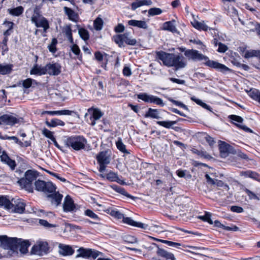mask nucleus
Returning <instances> with one entry per match:
<instances>
[{
  "instance_id": "f257e3e1",
  "label": "nucleus",
  "mask_w": 260,
  "mask_h": 260,
  "mask_svg": "<svg viewBox=\"0 0 260 260\" xmlns=\"http://www.w3.org/2000/svg\"><path fill=\"white\" fill-rule=\"evenodd\" d=\"M180 50L181 52L184 51V55L188 60H192L194 61H204L202 63L211 69H213L218 72L222 73H225L231 70L225 65L220 63L217 61L211 60L209 58L199 51L194 49H187L185 51V48H180Z\"/></svg>"
},
{
  "instance_id": "f03ea898",
  "label": "nucleus",
  "mask_w": 260,
  "mask_h": 260,
  "mask_svg": "<svg viewBox=\"0 0 260 260\" xmlns=\"http://www.w3.org/2000/svg\"><path fill=\"white\" fill-rule=\"evenodd\" d=\"M156 56L164 66L167 67H173L175 70L183 68L186 66V63L183 60V56L180 54L167 53L161 50L156 52Z\"/></svg>"
},
{
  "instance_id": "7ed1b4c3",
  "label": "nucleus",
  "mask_w": 260,
  "mask_h": 260,
  "mask_svg": "<svg viewBox=\"0 0 260 260\" xmlns=\"http://www.w3.org/2000/svg\"><path fill=\"white\" fill-rule=\"evenodd\" d=\"M11 202L7 196L0 197V207H4L7 210H12L16 213L22 214L24 212L26 204L22 199H17L16 200H12Z\"/></svg>"
},
{
  "instance_id": "20e7f679",
  "label": "nucleus",
  "mask_w": 260,
  "mask_h": 260,
  "mask_svg": "<svg viewBox=\"0 0 260 260\" xmlns=\"http://www.w3.org/2000/svg\"><path fill=\"white\" fill-rule=\"evenodd\" d=\"M64 143L67 147L79 151L85 149L87 140L82 135H72L67 137Z\"/></svg>"
},
{
  "instance_id": "39448f33",
  "label": "nucleus",
  "mask_w": 260,
  "mask_h": 260,
  "mask_svg": "<svg viewBox=\"0 0 260 260\" xmlns=\"http://www.w3.org/2000/svg\"><path fill=\"white\" fill-rule=\"evenodd\" d=\"M38 175L39 172L37 171L28 170L25 172L24 177L20 178L17 183L22 188H24L29 192H32V182L36 180Z\"/></svg>"
},
{
  "instance_id": "423d86ee",
  "label": "nucleus",
  "mask_w": 260,
  "mask_h": 260,
  "mask_svg": "<svg viewBox=\"0 0 260 260\" xmlns=\"http://www.w3.org/2000/svg\"><path fill=\"white\" fill-rule=\"evenodd\" d=\"M112 39L120 48L124 46V43L127 45L135 46L137 43L136 39L130 37L129 34L128 32L115 35L113 36Z\"/></svg>"
},
{
  "instance_id": "0eeeda50",
  "label": "nucleus",
  "mask_w": 260,
  "mask_h": 260,
  "mask_svg": "<svg viewBox=\"0 0 260 260\" xmlns=\"http://www.w3.org/2000/svg\"><path fill=\"white\" fill-rule=\"evenodd\" d=\"M18 240L19 239L17 238H10L6 235L0 236L1 246L13 252H17Z\"/></svg>"
},
{
  "instance_id": "6e6552de",
  "label": "nucleus",
  "mask_w": 260,
  "mask_h": 260,
  "mask_svg": "<svg viewBox=\"0 0 260 260\" xmlns=\"http://www.w3.org/2000/svg\"><path fill=\"white\" fill-rule=\"evenodd\" d=\"M35 186L36 190L45 193H52L54 192L56 189L55 185L52 182H46L40 179L36 180Z\"/></svg>"
},
{
  "instance_id": "1a4fd4ad",
  "label": "nucleus",
  "mask_w": 260,
  "mask_h": 260,
  "mask_svg": "<svg viewBox=\"0 0 260 260\" xmlns=\"http://www.w3.org/2000/svg\"><path fill=\"white\" fill-rule=\"evenodd\" d=\"M78 254L76 256V258L81 257L85 259L92 258L95 259L102 252L96 250L94 249L89 248H84L80 247L77 250Z\"/></svg>"
},
{
  "instance_id": "9d476101",
  "label": "nucleus",
  "mask_w": 260,
  "mask_h": 260,
  "mask_svg": "<svg viewBox=\"0 0 260 260\" xmlns=\"http://www.w3.org/2000/svg\"><path fill=\"white\" fill-rule=\"evenodd\" d=\"M96 159L98 164L99 165L98 169L100 173H103L110 162V156L107 155V151H100L96 156Z\"/></svg>"
},
{
  "instance_id": "9b49d317",
  "label": "nucleus",
  "mask_w": 260,
  "mask_h": 260,
  "mask_svg": "<svg viewBox=\"0 0 260 260\" xmlns=\"http://www.w3.org/2000/svg\"><path fill=\"white\" fill-rule=\"evenodd\" d=\"M49 246L46 241H38L31 248V252L34 254L43 255L49 252Z\"/></svg>"
},
{
  "instance_id": "f8f14e48",
  "label": "nucleus",
  "mask_w": 260,
  "mask_h": 260,
  "mask_svg": "<svg viewBox=\"0 0 260 260\" xmlns=\"http://www.w3.org/2000/svg\"><path fill=\"white\" fill-rule=\"evenodd\" d=\"M155 245L157 246V250L156 255L152 257V260H176V258L172 253L159 247L156 244Z\"/></svg>"
},
{
  "instance_id": "ddd939ff",
  "label": "nucleus",
  "mask_w": 260,
  "mask_h": 260,
  "mask_svg": "<svg viewBox=\"0 0 260 260\" xmlns=\"http://www.w3.org/2000/svg\"><path fill=\"white\" fill-rule=\"evenodd\" d=\"M229 119L231 120L230 122L235 125L238 128L242 129L244 132L249 133H253V131L245 125H242L240 123L243 121V118L238 115H230L228 116Z\"/></svg>"
},
{
  "instance_id": "4468645a",
  "label": "nucleus",
  "mask_w": 260,
  "mask_h": 260,
  "mask_svg": "<svg viewBox=\"0 0 260 260\" xmlns=\"http://www.w3.org/2000/svg\"><path fill=\"white\" fill-rule=\"evenodd\" d=\"M88 114L90 115V124L92 126H94L96 124V121L100 119L103 115V113L100 109L94 108V107H91L88 109V113H85V117H86Z\"/></svg>"
},
{
  "instance_id": "2eb2a0df",
  "label": "nucleus",
  "mask_w": 260,
  "mask_h": 260,
  "mask_svg": "<svg viewBox=\"0 0 260 260\" xmlns=\"http://www.w3.org/2000/svg\"><path fill=\"white\" fill-rule=\"evenodd\" d=\"M100 177L103 179H106L110 182H116L120 185H127L126 183L119 179L117 173L110 170L106 174H100Z\"/></svg>"
},
{
  "instance_id": "dca6fc26",
  "label": "nucleus",
  "mask_w": 260,
  "mask_h": 260,
  "mask_svg": "<svg viewBox=\"0 0 260 260\" xmlns=\"http://www.w3.org/2000/svg\"><path fill=\"white\" fill-rule=\"evenodd\" d=\"M164 113H167L170 114L169 112L162 109H153L149 108L147 111L144 114L145 118H150L152 119H161L162 117L161 115Z\"/></svg>"
},
{
  "instance_id": "f3484780",
  "label": "nucleus",
  "mask_w": 260,
  "mask_h": 260,
  "mask_svg": "<svg viewBox=\"0 0 260 260\" xmlns=\"http://www.w3.org/2000/svg\"><path fill=\"white\" fill-rule=\"evenodd\" d=\"M19 122V119L17 117L9 114L0 115V125L13 126Z\"/></svg>"
},
{
  "instance_id": "a211bd4d",
  "label": "nucleus",
  "mask_w": 260,
  "mask_h": 260,
  "mask_svg": "<svg viewBox=\"0 0 260 260\" xmlns=\"http://www.w3.org/2000/svg\"><path fill=\"white\" fill-rule=\"evenodd\" d=\"M47 70V74L50 76H57L61 72V66L58 63L49 62L45 66Z\"/></svg>"
},
{
  "instance_id": "6ab92c4d",
  "label": "nucleus",
  "mask_w": 260,
  "mask_h": 260,
  "mask_svg": "<svg viewBox=\"0 0 260 260\" xmlns=\"http://www.w3.org/2000/svg\"><path fill=\"white\" fill-rule=\"evenodd\" d=\"M1 161L4 164L7 165L10 167L11 170H14L17 166V164L14 159H12L8 155V153L3 151L0 156Z\"/></svg>"
},
{
  "instance_id": "aec40b11",
  "label": "nucleus",
  "mask_w": 260,
  "mask_h": 260,
  "mask_svg": "<svg viewBox=\"0 0 260 260\" xmlns=\"http://www.w3.org/2000/svg\"><path fill=\"white\" fill-rule=\"evenodd\" d=\"M76 209L74 202L70 196L67 195L63 204V209L65 212H73Z\"/></svg>"
},
{
  "instance_id": "412c9836",
  "label": "nucleus",
  "mask_w": 260,
  "mask_h": 260,
  "mask_svg": "<svg viewBox=\"0 0 260 260\" xmlns=\"http://www.w3.org/2000/svg\"><path fill=\"white\" fill-rule=\"evenodd\" d=\"M220 144L219 145V150L221 157H226L230 153H232L233 147L227 143L220 141Z\"/></svg>"
},
{
  "instance_id": "4be33fe9",
  "label": "nucleus",
  "mask_w": 260,
  "mask_h": 260,
  "mask_svg": "<svg viewBox=\"0 0 260 260\" xmlns=\"http://www.w3.org/2000/svg\"><path fill=\"white\" fill-rule=\"evenodd\" d=\"M33 23L35 24L37 27L43 28V32H46L49 28V24L48 20L44 17H42L40 20H37L36 18L33 17Z\"/></svg>"
},
{
  "instance_id": "5701e85b",
  "label": "nucleus",
  "mask_w": 260,
  "mask_h": 260,
  "mask_svg": "<svg viewBox=\"0 0 260 260\" xmlns=\"http://www.w3.org/2000/svg\"><path fill=\"white\" fill-rule=\"evenodd\" d=\"M64 14L68 16V19L74 22H77L79 19L78 14L74 10L68 7H64L63 8Z\"/></svg>"
},
{
  "instance_id": "b1692460",
  "label": "nucleus",
  "mask_w": 260,
  "mask_h": 260,
  "mask_svg": "<svg viewBox=\"0 0 260 260\" xmlns=\"http://www.w3.org/2000/svg\"><path fill=\"white\" fill-rule=\"evenodd\" d=\"M47 194V198L50 201L52 204L58 206L61 203L63 196L59 193V192H56V190L52 192L49 193Z\"/></svg>"
},
{
  "instance_id": "393cba45",
  "label": "nucleus",
  "mask_w": 260,
  "mask_h": 260,
  "mask_svg": "<svg viewBox=\"0 0 260 260\" xmlns=\"http://www.w3.org/2000/svg\"><path fill=\"white\" fill-rule=\"evenodd\" d=\"M205 177L207 182L210 185H216L217 187H221L224 189L229 188L228 185L221 180L213 179L207 174L205 175Z\"/></svg>"
},
{
  "instance_id": "a878e982",
  "label": "nucleus",
  "mask_w": 260,
  "mask_h": 260,
  "mask_svg": "<svg viewBox=\"0 0 260 260\" xmlns=\"http://www.w3.org/2000/svg\"><path fill=\"white\" fill-rule=\"evenodd\" d=\"M240 175L246 178H250L254 180L260 182V174L255 171L250 170L243 171L241 172Z\"/></svg>"
},
{
  "instance_id": "bb28decb",
  "label": "nucleus",
  "mask_w": 260,
  "mask_h": 260,
  "mask_svg": "<svg viewBox=\"0 0 260 260\" xmlns=\"http://www.w3.org/2000/svg\"><path fill=\"white\" fill-rule=\"evenodd\" d=\"M110 186L115 191L120 193L121 194L124 196L128 198L131 199L133 200H135L137 198V197H135L128 193L124 188L119 186L116 184H113Z\"/></svg>"
},
{
  "instance_id": "cd10ccee",
  "label": "nucleus",
  "mask_w": 260,
  "mask_h": 260,
  "mask_svg": "<svg viewBox=\"0 0 260 260\" xmlns=\"http://www.w3.org/2000/svg\"><path fill=\"white\" fill-rule=\"evenodd\" d=\"M31 75L42 76L47 74V70L45 66L42 67L37 64H35L30 71Z\"/></svg>"
},
{
  "instance_id": "c85d7f7f",
  "label": "nucleus",
  "mask_w": 260,
  "mask_h": 260,
  "mask_svg": "<svg viewBox=\"0 0 260 260\" xmlns=\"http://www.w3.org/2000/svg\"><path fill=\"white\" fill-rule=\"evenodd\" d=\"M122 222L126 224L144 229L145 224L142 222H137L134 221L132 218L129 217H123L122 218Z\"/></svg>"
},
{
  "instance_id": "c756f323",
  "label": "nucleus",
  "mask_w": 260,
  "mask_h": 260,
  "mask_svg": "<svg viewBox=\"0 0 260 260\" xmlns=\"http://www.w3.org/2000/svg\"><path fill=\"white\" fill-rule=\"evenodd\" d=\"M191 23L194 28H195L196 29H197L200 31L204 30L205 31H206L208 29H209V30H211V29L213 30L214 29L212 28L209 27L204 22H199L197 20H194L193 21L191 22Z\"/></svg>"
},
{
  "instance_id": "7c9ffc66",
  "label": "nucleus",
  "mask_w": 260,
  "mask_h": 260,
  "mask_svg": "<svg viewBox=\"0 0 260 260\" xmlns=\"http://www.w3.org/2000/svg\"><path fill=\"white\" fill-rule=\"evenodd\" d=\"M127 23L129 25L136 26L140 28L147 29L148 28L146 22L143 20L132 19L128 20Z\"/></svg>"
},
{
  "instance_id": "2f4dec72",
  "label": "nucleus",
  "mask_w": 260,
  "mask_h": 260,
  "mask_svg": "<svg viewBox=\"0 0 260 260\" xmlns=\"http://www.w3.org/2000/svg\"><path fill=\"white\" fill-rule=\"evenodd\" d=\"M185 119L178 118L177 120L175 121H157L156 123L160 126H163L166 128H170L172 126L180 121H185Z\"/></svg>"
},
{
  "instance_id": "473e14b6",
  "label": "nucleus",
  "mask_w": 260,
  "mask_h": 260,
  "mask_svg": "<svg viewBox=\"0 0 260 260\" xmlns=\"http://www.w3.org/2000/svg\"><path fill=\"white\" fill-rule=\"evenodd\" d=\"M45 124L49 127H55L58 126H63L66 124L64 121L56 118L51 119L50 121L46 120Z\"/></svg>"
},
{
  "instance_id": "72a5a7b5",
  "label": "nucleus",
  "mask_w": 260,
  "mask_h": 260,
  "mask_svg": "<svg viewBox=\"0 0 260 260\" xmlns=\"http://www.w3.org/2000/svg\"><path fill=\"white\" fill-rule=\"evenodd\" d=\"M151 0H137L131 4V8L133 10H135L139 7L142 6H150L152 4Z\"/></svg>"
},
{
  "instance_id": "f704fd0d",
  "label": "nucleus",
  "mask_w": 260,
  "mask_h": 260,
  "mask_svg": "<svg viewBox=\"0 0 260 260\" xmlns=\"http://www.w3.org/2000/svg\"><path fill=\"white\" fill-rule=\"evenodd\" d=\"M248 95L253 100L260 104V91L256 88H252L247 91Z\"/></svg>"
},
{
  "instance_id": "c9c22d12",
  "label": "nucleus",
  "mask_w": 260,
  "mask_h": 260,
  "mask_svg": "<svg viewBox=\"0 0 260 260\" xmlns=\"http://www.w3.org/2000/svg\"><path fill=\"white\" fill-rule=\"evenodd\" d=\"M174 21H169L165 22L163 24L162 29L170 31L172 33H175L177 31V29L173 24Z\"/></svg>"
},
{
  "instance_id": "e433bc0d",
  "label": "nucleus",
  "mask_w": 260,
  "mask_h": 260,
  "mask_svg": "<svg viewBox=\"0 0 260 260\" xmlns=\"http://www.w3.org/2000/svg\"><path fill=\"white\" fill-rule=\"evenodd\" d=\"M13 64H6L3 65L0 63V74L5 75L10 74L13 71Z\"/></svg>"
},
{
  "instance_id": "4c0bfd02",
  "label": "nucleus",
  "mask_w": 260,
  "mask_h": 260,
  "mask_svg": "<svg viewBox=\"0 0 260 260\" xmlns=\"http://www.w3.org/2000/svg\"><path fill=\"white\" fill-rule=\"evenodd\" d=\"M18 248L19 247V250L21 252L24 253L28 250V247L30 246L29 242L28 240H21L19 239Z\"/></svg>"
},
{
  "instance_id": "58836bf2",
  "label": "nucleus",
  "mask_w": 260,
  "mask_h": 260,
  "mask_svg": "<svg viewBox=\"0 0 260 260\" xmlns=\"http://www.w3.org/2000/svg\"><path fill=\"white\" fill-rule=\"evenodd\" d=\"M106 212L117 219H122L124 217V214L120 211L116 209H112L111 208L107 209Z\"/></svg>"
},
{
  "instance_id": "ea45409f",
  "label": "nucleus",
  "mask_w": 260,
  "mask_h": 260,
  "mask_svg": "<svg viewBox=\"0 0 260 260\" xmlns=\"http://www.w3.org/2000/svg\"><path fill=\"white\" fill-rule=\"evenodd\" d=\"M59 247L62 250V255L64 256L72 255L75 252L74 249L70 245H61Z\"/></svg>"
},
{
  "instance_id": "a19ab883",
  "label": "nucleus",
  "mask_w": 260,
  "mask_h": 260,
  "mask_svg": "<svg viewBox=\"0 0 260 260\" xmlns=\"http://www.w3.org/2000/svg\"><path fill=\"white\" fill-rule=\"evenodd\" d=\"M78 28V33L80 38L84 41H87L89 39L90 35L89 31L84 28H79L80 26L77 25Z\"/></svg>"
},
{
  "instance_id": "79ce46f5",
  "label": "nucleus",
  "mask_w": 260,
  "mask_h": 260,
  "mask_svg": "<svg viewBox=\"0 0 260 260\" xmlns=\"http://www.w3.org/2000/svg\"><path fill=\"white\" fill-rule=\"evenodd\" d=\"M8 11L9 13L12 16H19L23 13L24 8L22 6H20L16 8L9 9Z\"/></svg>"
},
{
  "instance_id": "37998d69",
  "label": "nucleus",
  "mask_w": 260,
  "mask_h": 260,
  "mask_svg": "<svg viewBox=\"0 0 260 260\" xmlns=\"http://www.w3.org/2000/svg\"><path fill=\"white\" fill-rule=\"evenodd\" d=\"M244 57L249 58L250 57H256L260 61V50H251L247 51L244 54Z\"/></svg>"
},
{
  "instance_id": "c03bdc74",
  "label": "nucleus",
  "mask_w": 260,
  "mask_h": 260,
  "mask_svg": "<svg viewBox=\"0 0 260 260\" xmlns=\"http://www.w3.org/2000/svg\"><path fill=\"white\" fill-rule=\"evenodd\" d=\"M55 115H72V114H74L78 117L79 116L77 112L67 109L55 111Z\"/></svg>"
},
{
  "instance_id": "a18cd8bd",
  "label": "nucleus",
  "mask_w": 260,
  "mask_h": 260,
  "mask_svg": "<svg viewBox=\"0 0 260 260\" xmlns=\"http://www.w3.org/2000/svg\"><path fill=\"white\" fill-rule=\"evenodd\" d=\"M148 103H153L161 107H163L164 106V103L161 99L153 95H150Z\"/></svg>"
},
{
  "instance_id": "49530a36",
  "label": "nucleus",
  "mask_w": 260,
  "mask_h": 260,
  "mask_svg": "<svg viewBox=\"0 0 260 260\" xmlns=\"http://www.w3.org/2000/svg\"><path fill=\"white\" fill-rule=\"evenodd\" d=\"M64 32L69 42L72 44H74V39L71 24L67 25L65 27Z\"/></svg>"
},
{
  "instance_id": "de8ad7c7",
  "label": "nucleus",
  "mask_w": 260,
  "mask_h": 260,
  "mask_svg": "<svg viewBox=\"0 0 260 260\" xmlns=\"http://www.w3.org/2000/svg\"><path fill=\"white\" fill-rule=\"evenodd\" d=\"M192 152L201 157L207 159H210L212 158V156L208 154L206 151L200 150L197 149H193Z\"/></svg>"
},
{
  "instance_id": "09e8293b",
  "label": "nucleus",
  "mask_w": 260,
  "mask_h": 260,
  "mask_svg": "<svg viewBox=\"0 0 260 260\" xmlns=\"http://www.w3.org/2000/svg\"><path fill=\"white\" fill-rule=\"evenodd\" d=\"M71 50L73 53L77 56V58L79 60H81L82 58V55L81 52L79 47L76 44H73L71 46Z\"/></svg>"
},
{
  "instance_id": "8fccbe9b",
  "label": "nucleus",
  "mask_w": 260,
  "mask_h": 260,
  "mask_svg": "<svg viewBox=\"0 0 260 260\" xmlns=\"http://www.w3.org/2000/svg\"><path fill=\"white\" fill-rule=\"evenodd\" d=\"M211 213L210 212H208L206 211V212H205V213L204 215L198 216L197 217V218L198 219H200L202 220V221H203L204 222H208L210 224H213V222L211 218Z\"/></svg>"
},
{
  "instance_id": "3c124183",
  "label": "nucleus",
  "mask_w": 260,
  "mask_h": 260,
  "mask_svg": "<svg viewBox=\"0 0 260 260\" xmlns=\"http://www.w3.org/2000/svg\"><path fill=\"white\" fill-rule=\"evenodd\" d=\"M116 145L117 149L121 152L125 154H129V152L126 149V146L123 143L121 139H119L116 142Z\"/></svg>"
},
{
  "instance_id": "603ef678",
  "label": "nucleus",
  "mask_w": 260,
  "mask_h": 260,
  "mask_svg": "<svg viewBox=\"0 0 260 260\" xmlns=\"http://www.w3.org/2000/svg\"><path fill=\"white\" fill-rule=\"evenodd\" d=\"M103 19L100 17H97L93 22L94 29L97 31L101 30L103 28Z\"/></svg>"
},
{
  "instance_id": "864d4df0",
  "label": "nucleus",
  "mask_w": 260,
  "mask_h": 260,
  "mask_svg": "<svg viewBox=\"0 0 260 260\" xmlns=\"http://www.w3.org/2000/svg\"><path fill=\"white\" fill-rule=\"evenodd\" d=\"M85 215L96 221L101 220L99 216L90 209L86 210L85 211Z\"/></svg>"
},
{
  "instance_id": "5fc2aeb1",
  "label": "nucleus",
  "mask_w": 260,
  "mask_h": 260,
  "mask_svg": "<svg viewBox=\"0 0 260 260\" xmlns=\"http://www.w3.org/2000/svg\"><path fill=\"white\" fill-rule=\"evenodd\" d=\"M168 100L170 102H171L173 104H174V105H175L176 106H178L179 107H181V108H183V109H184V110H185L186 111H189V109L187 107V106L186 105H185V104H184L181 102L179 101L175 100H174L172 98H169Z\"/></svg>"
},
{
  "instance_id": "6e6d98bb",
  "label": "nucleus",
  "mask_w": 260,
  "mask_h": 260,
  "mask_svg": "<svg viewBox=\"0 0 260 260\" xmlns=\"http://www.w3.org/2000/svg\"><path fill=\"white\" fill-rule=\"evenodd\" d=\"M161 242L164 244H167V245H168L169 246L174 247L178 248V249L181 248L180 246H182V244L181 243H177V242H174L173 241L166 240H161ZM183 246L184 247V245H183Z\"/></svg>"
},
{
  "instance_id": "4d7b16f0",
  "label": "nucleus",
  "mask_w": 260,
  "mask_h": 260,
  "mask_svg": "<svg viewBox=\"0 0 260 260\" xmlns=\"http://www.w3.org/2000/svg\"><path fill=\"white\" fill-rule=\"evenodd\" d=\"M162 12V11L160 8L154 7L148 10V15L151 16L158 15L161 14Z\"/></svg>"
},
{
  "instance_id": "13d9d810",
  "label": "nucleus",
  "mask_w": 260,
  "mask_h": 260,
  "mask_svg": "<svg viewBox=\"0 0 260 260\" xmlns=\"http://www.w3.org/2000/svg\"><path fill=\"white\" fill-rule=\"evenodd\" d=\"M57 42V40L56 38H53L52 39L51 44L48 46L50 52L52 53H55L56 52L57 49L56 46Z\"/></svg>"
},
{
  "instance_id": "bf43d9fd",
  "label": "nucleus",
  "mask_w": 260,
  "mask_h": 260,
  "mask_svg": "<svg viewBox=\"0 0 260 260\" xmlns=\"http://www.w3.org/2000/svg\"><path fill=\"white\" fill-rule=\"evenodd\" d=\"M244 190L246 192L247 195L248 196L249 199H254L256 200H259L257 196L255 193L250 190L249 189L246 188Z\"/></svg>"
},
{
  "instance_id": "052dcab7",
  "label": "nucleus",
  "mask_w": 260,
  "mask_h": 260,
  "mask_svg": "<svg viewBox=\"0 0 260 260\" xmlns=\"http://www.w3.org/2000/svg\"><path fill=\"white\" fill-rule=\"evenodd\" d=\"M35 81L31 78H27L22 81V86L24 88L27 89L30 88L32 84V82Z\"/></svg>"
},
{
  "instance_id": "680f3d73",
  "label": "nucleus",
  "mask_w": 260,
  "mask_h": 260,
  "mask_svg": "<svg viewBox=\"0 0 260 260\" xmlns=\"http://www.w3.org/2000/svg\"><path fill=\"white\" fill-rule=\"evenodd\" d=\"M138 99L143 101L145 102L148 103L150 95L147 93H140L137 95Z\"/></svg>"
},
{
  "instance_id": "e2e57ef3",
  "label": "nucleus",
  "mask_w": 260,
  "mask_h": 260,
  "mask_svg": "<svg viewBox=\"0 0 260 260\" xmlns=\"http://www.w3.org/2000/svg\"><path fill=\"white\" fill-rule=\"evenodd\" d=\"M232 62L235 66L241 67L242 69H243L245 71H248L249 69V67L248 66L245 64H241L240 63L237 62V61L235 59H234V60H232Z\"/></svg>"
},
{
  "instance_id": "0e129e2a",
  "label": "nucleus",
  "mask_w": 260,
  "mask_h": 260,
  "mask_svg": "<svg viewBox=\"0 0 260 260\" xmlns=\"http://www.w3.org/2000/svg\"><path fill=\"white\" fill-rule=\"evenodd\" d=\"M42 17H43V16L41 15V12H40L39 10L37 8H36L34 10V14L31 17V21L32 23H33V17L36 18V19L38 20H40L42 18Z\"/></svg>"
},
{
  "instance_id": "69168bd1",
  "label": "nucleus",
  "mask_w": 260,
  "mask_h": 260,
  "mask_svg": "<svg viewBox=\"0 0 260 260\" xmlns=\"http://www.w3.org/2000/svg\"><path fill=\"white\" fill-rule=\"evenodd\" d=\"M103 54L102 52L99 51H96L94 53V57L96 60L98 61H102L104 59V55L105 56H107L108 54L106 53H104Z\"/></svg>"
},
{
  "instance_id": "338daca9",
  "label": "nucleus",
  "mask_w": 260,
  "mask_h": 260,
  "mask_svg": "<svg viewBox=\"0 0 260 260\" xmlns=\"http://www.w3.org/2000/svg\"><path fill=\"white\" fill-rule=\"evenodd\" d=\"M228 49V46L221 43V42H219L218 43V48L217 49V51L219 53H224Z\"/></svg>"
},
{
  "instance_id": "774afa93",
  "label": "nucleus",
  "mask_w": 260,
  "mask_h": 260,
  "mask_svg": "<svg viewBox=\"0 0 260 260\" xmlns=\"http://www.w3.org/2000/svg\"><path fill=\"white\" fill-rule=\"evenodd\" d=\"M125 29L124 26L122 23H118L114 28V30L116 33H121Z\"/></svg>"
}]
</instances>
